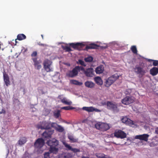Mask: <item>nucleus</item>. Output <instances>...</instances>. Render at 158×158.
<instances>
[{
    "label": "nucleus",
    "instance_id": "20",
    "mask_svg": "<svg viewBox=\"0 0 158 158\" xmlns=\"http://www.w3.org/2000/svg\"><path fill=\"white\" fill-rule=\"evenodd\" d=\"M150 74L153 76H155L158 73V68L154 67L150 71Z\"/></svg>",
    "mask_w": 158,
    "mask_h": 158
},
{
    "label": "nucleus",
    "instance_id": "25",
    "mask_svg": "<svg viewBox=\"0 0 158 158\" xmlns=\"http://www.w3.org/2000/svg\"><path fill=\"white\" fill-rule=\"evenodd\" d=\"M68 137L71 143H75L77 141L78 139L74 138L73 135L68 134Z\"/></svg>",
    "mask_w": 158,
    "mask_h": 158
},
{
    "label": "nucleus",
    "instance_id": "22",
    "mask_svg": "<svg viewBox=\"0 0 158 158\" xmlns=\"http://www.w3.org/2000/svg\"><path fill=\"white\" fill-rule=\"evenodd\" d=\"M71 157L69 153L67 152H63L60 154L58 155V158H70Z\"/></svg>",
    "mask_w": 158,
    "mask_h": 158
},
{
    "label": "nucleus",
    "instance_id": "26",
    "mask_svg": "<svg viewBox=\"0 0 158 158\" xmlns=\"http://www.w3.org/2000/svg\"><path fill=\"white\" fill-rule=\"evenodd\" d=\"M104 68L103 66H100L98 67L95 69V72L97 74H101L103 72Z\"/></svg>",
    "mask_w": 158,
    "mask_h": 158
},
{
    "label": "nucleus",
    "instance_id": "33",
    "mask_svg": "<svg viewBox=\"0 0 158 158\" xmlns=\"http://www.w3.org/2000/svg\"><path fill=\"white\" fill-rule=\"evenodd\" d=\"M54 116L56 118H58L60 115V111L59 110H58L54 112Z\"/></svg>",
    "mask_w": 158,
    "mask_h": 158
},
{
    "label": "nucleus",
    "instance_id": "14",
    "mask_svg": "<svg viewBox=\"0 0 158 158\" xmlns=\"http://www.w3.org/2000/svg\"><path fill=\"white\" fill-rule=\"evenodd\" d=\"M134 69L135 72L137 74L143 75L145 73V71L143 68L138 65L136 66L134 68Z\"/></svg>",
    "mask_w": 158,
    "mask_h": 158
},
{
    "label": "nucleus",
    "instance_id": "21",
    "mask_svg": "<svg viewBox=\"0 0 158 158\" xmlns=\"http://www.w3.org/2000/svg\"><path fill=\"white\" fill-rule=\"evenodd\" d=\"M122 121L123 123L126 124H133V122L130 119L126 117H124L122 119Z\"/></svg>",
    "mask_w": 158,
    "mask_h": 158
},
{
    "label": "nucleus",
    "instance_id": "42",
    "mask_svg": "<svg viewBox=\"0 0 158 158\" xmlns=\"http://www.w3.org/2000/svg\"><path fill=\"white\" fill-rule=\"evenodd\" d=\"M44 155V158H50L49 152H45Z\"/></svg>",
    "mask_w": 158,
    "mask_h": 158
},
{
    "label": "nucleus",
    "instance_id": "28",
    "mask_svg": "<svg viewBox=\"0 0 158 158\" xmlns=\"http://www.w3.org/2000/svg\"><path fill=\"white\" fill-rule=\"evenodd\" d=\"M56 146L50 147L49 151L50 153H53L56 154L58 151V148H56Z\"/></svg>",
    "mask_w": 158,
    "mask_h": 158
},
{
    "label": "nucleus",
    "instance_id": "37",
    "mask_svg": "<svg viewBox=\"0 0 158 158\" xmlns=\"http://www.w3.org/2000/svg\"><path fill=\"white\" fill-rule=\"evenodd\" d=\"M62 48L66 52H69L72 51L70 47L67 46H62Z\"/></svg>",
    "mask_w": 158,
    "mask_h": 158
},
{
    "label": "nucleus",
    "instance_id": "31",
    "mask_svg": "<svg viewBox=\"0 0 158 158\" xmlns=\"http://www.w3.org/2000/svg\"><path fill=\"white\" fill-rule=\"evenodd\" d=\"M26 37L25 35L23 34H19L17 35V39L19 40H21L25 39Z\"/></svg>",
    "mask_w": 158,
    "mask_h": 158
},
{
    "label": "nucleus",
    "instance_id": "10",
    "mask_svg": "<svg viewBox=\"0 0 158 158\" xmlns=\"http://www.w3.org/2000/svg\"><path fill=\"white\" fill-rule=\"evenodd\" d=\"M54 130L50 129L48 131H44L42 134L43 137L44 139H48L51 137V136L54 133Z\"/></svg>",
    "mask_w": 158,
    "mask_h": 158
},
{
    "label": "nucleus",
    "instance_id": "36",
    "mask_svg": "<svg viewBox=\"0 0 158 158\" xmlns=\"http://www.w3.org/2000/svg\"><path fill=\"white\" fill-rule=\"evenodd\" d=\"M61 109L65 110H69L74 109H75V108L70 106H67L63 107Z\"/></svg>",
    "mask_w": 158,
    "mask_h": 158
},
{
    "label": "nucleus",
    "instance_id": "6",
    "mask_svg": "<svg viewBox=\"0 0 158 158\" xmlns=\"http://www.w3.org/2000/svg\"><path fill=\"white\" fill-rule=\"evenodd\" d=\"M122 103L125 105H128L133 103L134 100L133 98L131 96H127L122 100Z\"/></svg>",
    "mask_w": 158,
    "mask_h": 158
},
{
    "label": "nucleus",
    "instance_id": "16",
    "mask_svg": "<svg viewBox=\"0 0 158 158\" xmlns=\"http://www.w3.org/2000/svg\"><path fill=\"white\" fill-rule=\"evenodd\" d=\"M82 109L88 112H92L94 111H95L97 112H100L101 111L100 110L97 108H95L92 106L83 107L82 108Z\"/></svg>",
    "mask_w": 158,
    "mask_h": 158
},
{
    "label": "nucleus",
    "instance_id": "12",
    "mask_svg": "<svg viewBox=\"0 0 158 158\" xmlns=\"http://www.w3.org/2000/svg\"><path fill=\"white\" fill-rule=\"evenodd\" d=\"M149 135L148 134H143V135H136L135 138L140 140H143L147 142L148 140Z\"/></svg>",
    "mask_w": 158,
    "mask_h": 158
},
{
    "label": "nucleus",
    "instance_id": "51",
    "mask_svg": "<svg viewBox=\"0 0 158 158\" xmlns=\"http://www.w3.org/2000/svg\"><path fill=\"white\" fill-rule=\"evenodd\" d=\"M110 79L111 80H114V79H113V78H110Z\"/></svg>",
    "mask_w": 158,
    "mask_h": 158
},
{
    "label": "nucleus",
    "instance_id": "39",
    "mask_svg": "<svg viewBox=\"0 0 158 158\" xmlns=\"http://www.w3.org/2000/svg\"><path fill=\"white\" fill-rule=\"evenodd\" d=\"M77 64H79L85 67L86 65L85 64V62L84 61L81 59H79L78 60V61L77 62Z\"/></svg>",
    "mask_w": 158,
    "mask_h": 158
},
{
    "label": "nucleus",
    "instance_id": "3",
    "mask_svg": "<svg viewBox=\"0 0 158 158\" xmlns=\"http://www.w3.org/2000/svg\"><path fill=\"white\" fill-rule=\"evenodd\" d=\"M52 63V62L48 59H45L44 61L43 64L44 68L47 72H49L53 71L51 67Z\"/></svg>",
    "mask_w": 158,
    "mask_h": 158
},
{
    "label": "nucleus",
    "instance_id": "45",
    "mask_svg": "<svg viewBox=\"0 0 158 158\" xmlns=\"http://www.w3.org/2000/svg\"><path fill=\"white\" fill-rule=\"evenodd\" d=\"M153 65L154 66H157L158 65V60H154L153 63Z\"/></svg>",
    "mask_w": 158,
    "mask_h": 158
},
{
    "label": "nucleus",
    "instance_id": "7",
    "mask_svg": "<svg viewBox=\"0 0 158 158\" xmlns=\"http://www.w3.org/2000/svg\"><path fill=\"white\" fill-rule=\"evenodd\" d=\"M44 144V140L42 138L38 139L35 143L34 145L35 148H40L43 147Z\"/></svg>",
    "mask_w": 158,
    "mask_h": 158
},
{
    "label": "nucleus",
    "instance_id": "19",
    "mask_svg": "<svg viewBox=\"0 0 158 158\" xmlns=\"http://www.w3.org/2000/svg\"><path fill=\"white\" fill-rule=\"evenodd\" d=\"M56 125H54V128L57 131L60 132H62L64 131V129L61 126L55 123Z\"/></svg>",
    "mask_w": 158,
    "mask_h": 158
},
{
    "label": "nucleus",
    "instance_id": "46",
    "mask_svg": "<svg viewBox=\"0 0 158 158\" xmlns=\"http://www.w3.org/2000/svg\"><path fill=\"white\" fill-rule=\"evenodd\" d=\"M6 113V111L5 110L2 109L1 111H0V114H5Z\"/></svg>",
    "mask_w": 158,
    "mask_h": 158
},
{
    "label": "nucleus",
    "instance_id": "35",
    "mask_svg": "<svg viewBox=\"0 0 158 158\" xmlns=\"http://www.w3.org/2000/svg\"><path fill=\"white\" fill-rule=\"evenodd\" d=\"M118 75L116 73L110 77V78H113V79H114V80H112L114 83L116 80L118 78Z\"/></svg>",
    "mask_w": 158,
    "mask_h": 158
},
{
    "label": "nucleus",
    "instance_id": "52",
    "mask_svg": "<svg viewBox=\"0 0 158 158\" xmlns=\"http://www.w3.org/2000/svg\"><path fill=\"white\" fill-rule=\"evenodd\" d=\"M17 40V39H16V40H15L16 43H17V41H16V40Z\"/></svg>",
    "mask_w": 158,
    "mask_h": 158
},
{
    "label": "nucleus",
    "instance_id": "38",
    "mask_svg": "<svg viewBox=\"0 0 158 158\" xmlns=\"http://www.w3.org/2000/svg\"><path fill=\"white\" fill-rule=\"evenodd\" d=\"M93 58L92 57L89 56L85 58L84 60L86 62H91L93 61Z\"/></svg>",
    "mask_w": 158,
    "mask_h": 158
},
{
    "label": "nucleus",
    "instance_id": "48",
    "mask_svg": "<svg viewBox=\"0 0 158 158\" xmlns=\"http://www.w3.org/2000/svg\"><path fill=\"white\" fill-rule=\"evenodd\" d=\"M154 60L152 59H148V61L149 62H151L152 61H153Z\"/></svg>",
    "mask_w": 158,
    "mask_h": 158
},
{
    "label": "nucleus",
    "instance_id": "15",
    "mask_svg": "<svg viewBox=\"0 0 158 158\" xmlns=\"http://www.w3.org/2000/svg\"><path fill=\"white\" fill-rule=\"evenodd\" d=\"M3 73L4 81L6 86H8L10 85V84L9 77L8 75L5 71H4Z\"/></svg>",
    "mask_w": 158,
    "mask_h": 158
},
{
    "label": "nucleus",
    "instance_id": "50",
    "mask_svg": "<svg viewBox=\"0 0 158 158\" xmlns=\"http://www.w3.org/2000/svg\"><path fill=\"white\" fill-rule=\"evenodd\" d=\"M41 36H42V39H44V37H43V35H41Z\"/></svg>",
    "mask_w": 158,
    "mask_h": 158
},
{
    "label": "nucleus",
    "instance_id": "47",
    "mask_svg": "<svg viewBox=\"0 0 158 158\" xmlns=\"http://www.w3.org/2000/svg\"><path fill=\"white\" fill-rule=\"evenodd\" d=\"M39 45L40 46H43L44 47L46 46H47V45L46 44H39Z\"/></svg>",
    "mask_w": 158,
    "mask_h": 158
},
{
    "label": "nucleus",
    "instance_id": "34",
    "mask_svg": "<svg viewBox=\"0 0 158 158\" xmlns=\"http://www.w3.org/2000/svg\"><path fill=\"white\" fill-rule=\"evenodd\" d=\"M72 83L77 85H81L82 84V83L81 82H79L76 80H72L71 81Z\"/></svg>",
    "mask_w": 158,
    "mask_h": 158
},
{
    "label": "nucleus",
    "instance_id": "1",
    "mask_svg": "<svg viewBox=\"0 0 158 158\" xmlns=\"http://www.w3.org/2000/svg\"><path fill=\"white\" fill-rule=\"evenodd\" d=\"M95 127L102 131H106L110 128L109 125L106 123L99 122L95 125Z\"/></svg>",
    "mask_w": 158,
    "mask_h": 158
},
{
    "label": "nucleus",
    "instance_id": "32",
    "mask_svg": "<svg viewBox=\"0 0 158 158\" xmlns=\"http://www.w3.org/2000/svg\"><path fill=\"white\" fill-rule=\"evenodd\" d=\"M131 50L132 52L135 54H137V50L136 46L133 45L131 46Z\"/></svg>",
    "mask_w": 158,
    "mask_h": 158
},
{
    "label": "nucleus",
    "instance_id": "8",
    "mask_svg": "<svg viewBox=\"0 0 158 158\" xmlns=\"http://www.w3.org/2000/svg\"><path fill=\"white\" fill-rule=\"evenodd\" d=\"M37 58L35 57V58H32V60L33 61V65L34 66L35 69L39 70L42 67L41 64V61L40 60H37Z\"/></svg>",
    "mask_w": 158,
    "mask_h": 158
},
{
    "label": "nucleus",
    "instance_id": "43",
    "mask_svg": "<svg viewBox=\"0 0 158 158\" xmlns=\"http://www.w3.org/2000/svg\"><path fill=\"white\" fill-rule=\"evenodd\" d=\"M76 67H79L78 69H77L78 72L80 70H81L84 72V73L85 72V70L84 68L83 67L81 66H77Z\"/></svg>",
    "mask_w": 158,
    "mask_h": 158
},
{
    "label": "nucleus",
    "instance_id": "30",
    "mask_svg": "<svg viewBox=\"0 0 158 158\" xmlns=\"http://www.w3.org/2000/svg\"><path fill=\"white\" fill-rule=\"evenodd\" d=\"M27 141L26 138L23 137L20 138L19 141V145H22L24 144Z\"/></svg>",
    "mask_w": 158,
    "mask_h": 158
},
{
    "label": "nucleus",
    "instance_id": "27",
    "mask_svg": "<svg viewBox=\"0 0 158 158\" xmlns=\"http://www.w3.org/2000/svg\"><path fill=\"white\" fill-rule=\"evenodd\" d=\"M94 80L96 83L98 85H101L103 84V81L101 78L98 77H95L94 78Z\"/></svg>",
    "mask_w": 158,
    "mask_h": 158
},
{
    "label": "nucleus",
    "instance_id": "9",
    "mask_svg": "<svg viewBox=\"0 0 158 158\" xmlns=\"http://www.w3.org/2000/svg\"><path fill=\"white\" fill-rule=\"evenodd\" d=\"M69 45L74 49L79 50H81L83 49L85 45L81 43H77L76 44L72 43L69 44Z\"/></svg>",
    "mask_w": 158,
    "mask_h": 158
},
{
    "label": "nucleus",
    "instance_id": "17",
    "mask_svg": "<svg viewBox=\"0 0 158 158\" xmlns=\"http://www.w3.org/2000/svg\"><path fill=\"white\" fill-rule=\"evenodd\" d=\"M85 73L87 77H93L94 75V71L93 69L90 68L87 69L85 71Z\"/></svg>",
    "mask_w": 158,
    "mask_h": 158
},
{
    "label": "nucleus",
    "instance_id": "13",
    "mask_svg": "<svg viewBox=\"0 0 158 158\" xmlns=\"http://www.w3.org/2000/svg\"><path fill=\"white\" fill-rule=\"evenodd\" d=\"M58 141L55 139H52L47 142V144L50 147L57 146L58 145Z\"/></svg>",
    "mask_w": 158,
    "mask_h": 158
},
{
    "label": "nucleus",
    "instance_id": "18",
    "mask_svg": "<svg viewBox=\"0 0 158 158\" xmlns=\"http://www.w3.org/2000/svg\"><path fill=\"white\" fill-rule=\"evenodd\" d=\"M99 47V46L95 44H91L89 45H87L85 47L86 50L89 49H96Z\"/></svg>",
    "mask_w": 158,
    "mask_h": 158
},
{
    "label": "nucleus",
    "instance_id": "29",
    "mask_svg": "<svg viewBox=\"0 0 158 158\" xmlns=\"http://www.w3.org/2000/svg\"><path fill=\"white\" fill-rule=\"evenodd\" d=\"M85 85L88 88H92L94 86V84L93 82L89 81H87L85 83Z\"/></svg>",
    "mask_w": 158,
    "mask_h": 158
},
{
    "label": "nucleus",
    "instance_id": "11",
    "mask_svg": "<svg viewBox=\"0 0 158 158\" xmlns=\"http://www.w3.org/2000/svg\"><path fill=\"white\" fill-rule=\"evenodd\" d=\"M79 67H75L72 71L69 72L68 73V76L71 77H73L77 76L78 73Z\"/></svg>",
    "mask_w": 158,
    "mask_h": 158
},
{
    "label": "nucleus",
    "instance_id": "49",
    "mask_svg": "<svg viewBox=\"0 0 158 158\" xmlns=\"http://www.w3.org/2000/svg\"><path fill=\"white\" fill-rule=\"evenodd\" d=\"M156 132L157 134H158V128L156 130Z\"/></svg>",
    "mask_w": 158,
    "mask_h": 158
},
{
    "label": "nucleus",
    "instance_id": "23",
    "mask_svg": "<svg viewBox=\"0 0 158 158\" xmlns=\"http://www.w3.org/2000/svg\"><path fill=\"white\" fill-rule=\"evenodd\" d=\"M110 77L108 78L105 79V85L106 87H109L113 83V81L110 79Z\"/></svg>",
    "mask_w": 158,
    "mask_h": 158
},
{
    "label": "nucleus",
    "instance_id": "41",
    "mask_svg": "<svg viewBox=\"0 0 158 158\" xmlns=\"http://www.w3.org/2000/svg\"><path fill=\"white\" fill-rule=\"evenodd\" d=\"M71 151L75 153L79 152H80L79 149L76 148H72Z\"/></svg>",
    "mask_w": 158,
    "mask_h": 158
},
{
    "label": "nucleus",
    "instance_id": "24",
    "mask_svg": "<svg viewBox=\"0 0 158 158\" xmlns=\"http://www.w3.org/2000/svg\"><path fill=\"white\" fill-rule=\"evenodd\" d=\"M60 99L61 102L65 105H70L72 104V102L71 101L67 100V99L65 98Z\"/></svg>",
    "mask_w": 158,
    "mask_h": 158
},
{
    "label": "nucleus",
    "instance_id": "5",
    "mask_svg": "<svg viewBox=\"0 0 158 158\" xmlns=\"http://www.w3.org/2000/svg\"><path fill=\"white\" fill-rule=\"evenodd\" d=\"M114 136L118 138L123 139L127 137L126 133L121 130H116L114 133Z\"/></svg>",
    "mask_w": 158,
    "mask_h": 158
},
{
    "label": "nucleus",
    "instance_id": "2",
    "mask_svg": "<svg viewBox=\"0 0 158 158\" xmlns=\"http://www.w3.org/2000/svg\"><path fill=\"white\" fill-rule=\"evenodd\" d=\"M55 125H56L55 123L44 122L42 123L41 125H38L37 127L39 129L49 130L52 127H55Z\"/></svg>",
    "mask_w": 158,
    "mask_h": 158
},
{
    "label": "nucleus",
    "instance_id": "4",
    "mask_svg": "<svg viewBox=\"0 0 158 158\" xmlns=\"http://www.w3.org/2000/svg\"><path fill=\"white\" fill-rule=\"evenodd\" d=\"M107 108L108 109L117 112L119 110L118 108L117 104L112 102L107 101L106 103Z\"/></svg>",
    "mask_w": 158,
    "mask_h": 158
},
{
    "label": "nucleus",
    "instance_id": "44",
    "mask_svg": "<svg viewBox=\"0 0 158 158\" xmlns=\"http://www.w3.org/2000/svg\"><path fill=\"white\" fill-rule=\"evenodd\" d=\"M37 55V53L36 51H34L31 54V56L32 58L33 57H36Z\"/></svg>",
    "mask_w": 158,
    "mask_h": 158
},
{
    "label": "nucleus",
    "instance_id": "40",
    "mask_svg": "<svg viewBox=\"0 0 158 158\" xmlns=\"http://www.w3.org/2000/svg\"><path fill=\"white\" fill-rule=\"evenodd\" d=\"M64 144L68 150H71L72 147L66 143H64Z\"/></svg>",
    "mask_w": 158,
    "mask_h": 158
}]
</instances>
